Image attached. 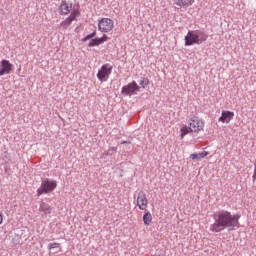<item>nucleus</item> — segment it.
<instances>
[{
  "instance_id": "7",
  "label": "nucleus",
  "mask_w": 256,
  "mask_h": 256,
  "mask_svg": "<svg viewBox=\"0 0 256 256\" xmlns=\"http://www.w3.org/2000/svg\"><path fill=\"white\" fill-rule=\"evenodd\" d=\"M113 27H115V23L111 18H102L98 22V31L101 33H110V31H113Z\"/></svg>"
},
{
  "instance_id": "4",
  "label": "nucleus",
  "mask_w": 256,
  "mask_h": 256,
  "mask_svg": "<svg viewBox=\"0 0 256 256\" xmlns=\"http://www.w3.org/2000/svg\"><path fill=\"white\" fill-rule=\"evenodd\" d=\"M141 91V86L136 81H132L121 88V95L124 97H133Z\"/></svg>"
},
{
  "instance_id": "13",
  "label": "nucleus",
  "mask_w": 256,
  "mask_h": 256,
  "mask_svg": "<svg viewBox=\"0 0 256 256\" xmlns=\"http://www.w3.org/2000/svg\"><path fill=\"white\" fill-rule=\"evenodd\" d=\"M39 211L41 213H44V215H49L51 213V206L45 202L40 204Z\"/></svg>"
},
{
  "instance_id": "3",
  "label": "nucleus",
  "mask_w": 256,
  "mask_h": 256,
  "mask_svg": "<svg viewBox=\"0 0 256 256\" xmlns=\"http://www.w3.org/2000/svg\"><path fill=\"white\" fill-rule=\"evenodd\" d=\"M57 189V181L45 179L41 182L40 187L36 191L37 197H41V195H47L48 193H53L54 190Z\"/></svg>"
},
{
  "instance_id": "27",
  "label": "nucleus",
  "mask_w": 256,
  "mask_h": 256,
  "mask_svg": "<svg viewBox=\"0 0 256 256\" xmlns=\"http://www.w3.org/2000/svg\"><path fill=\"white\" fill-rule=\"evenodd\" d=\"M252 181H253V183H255V181H256V164H255V167H254V173L252 175Z\"/></svg>"
},
{
  "instance_id": "5",
  "label": "nucleus",
  "mask_w": 256,
  "mask_h": 256,
  "mask_svg": "<svg viewBox=\"0 0 256 256\" xmlns=\"http://www.w3.org/2000/svg\"><path fill=\"white\" fill-rule=\"evenodd\" d=\"M113 72V66L111 64H104L98 70L96 75L97 79L101 81V83H105L109 79V76Z\"/></svg>"
},
{
  "instance_id": "23",
  "label": "nucleus",
  "mask_w": 256,
  "mask_h": 256,
  "mask_svg": "<svg viewBox=\"0 0 256 256\" xmlns=\"http://www.w3.org/2000/svg\"><path fill=\"white\" fill-rule=\"evenodd\" d=\"M109 39V37H107V34H103L102 37L98 38V40L100 41V45H103V43H105V41H107Z\"/></svg>"
},
{
  "instance_id": "24",
  "label": "nucleus",
  "mask_w": 256,
  "mask_h": 256,
  "mask_svg": "<svg viewBox=\"0 0 256 256\" xmlns=\"http://www.w3.org/2000/svg\"><path fill=\"white\" fill-rule=\"evenodd\" d=\"M114 151H115V147H111V148L108 149V151H106L104 153V155H106V157H109V156L113 155Z\"/></svg>"
},
{
  "instance_id": "11",
  "label": "nucleus",
  "mask_w": 256,
  "mask_h": 256,
  "mask_svg": "<svg viewBox=\"0 0 256 256\" xmlns=\"http://www.w3.org/2000/svg\"><path fill=\"white\" fill-rule=\"evenodd\" d=\"M234 117H235L234 112L224 110V111H222L221 117L219 118L218 121H220V123H230Z\"/></svg>"
},
{
  "instance_id": "2",
  "label": "nucleus",
  "mask_w": 256,
  "mask_h": 256,
  "mask_svg": "<svg viewBox=\"0 0 256 256\" xmlns=\"http://www.w3.org/2000/svg\"><path fill=\"white\" fill-rule=\"evenodd\" d=\"M207 37L205 30H189L184 38L185 46L191 47V45H201V43L207 41Z\"/></svg>"
},
{
  "instance_id": "17",
  "label": "nucleus",
  "mask_w": 256,
  "mask_h": 256,
  "mask_svg": "<svg viewBox=\"0 0 256 256\" xmlns=\"http://www.w3.org/2000/svg\"><path fill=\"white\" fill-rule=\"evenodd\" d=\"M72 23L73 20L67 17L64 21L61 22V27H63V29H67V27H70Z\"/></svg>"
},
{
  "instance_id": "16",
  "label": "nucleus",
  "mask_w": 256,
  "mask_h": 256,
  "mask_svg": "<svg viewBox=\"0 0 256 256\" xmlns=\"http://www.w3.org/2000/svg\"><path fill=\"white\" fill-rule=\"evenodd\" d=\"M1 159L4 161V163H11V156L9 155V152L5 151L1 154Z\"/></svg>"
},
{
  "instance_id": "21",
  "label": "nucleus",
  "mask_w": 256,
  "mask_h": 256,
  "mask_svg": "<svg viewBox=\"0 0 256 256\" xmlns=\"http://www.w3.org/2000/svg\"><path fill=\"white\" fill-rule=\"evenodd\" d=\"M176 5H178V7H189V2H187V0H178Z\"/></svg>"
},
{
  "instance_id": "12",
  "label": "nucleus",
  "mask_w": 256,
  "mask_h": 256,
  "mask_svg": "<svg viewBox=\"0 0 256 256\" xmlns=\"http://www.w3.org/2000/svg\"><path fill=\"white\" fill-rule=\"evenodd\" d=\"M189 133H193V130L191 129V126L184 125L181 129H180V137L181 139H183L186 135H189Z\"/></svg>"
},
{
  "instance_id": "28",
  "label": "nucleus",
  "mask_w": 256,
  "mask_h": 256,
  "mask_svg": "<svg viewBox=\"0 0 256 256\" xmlns=\"http://www.w3.org/2000/svg\"><path fill=\"white\" fill-rule=\"evenodd\" d=\"M129 144H131L130 141H122V145H129Z\"/></svg>"
},
{
  "instance_id": "29",
  "label": "nucleus",
  "mask_w": 256,
  "mask_h": 256,
  "mask_svg": "<svg viewBox=\"0 0 256 256\" xmlns=\"http://www.w3.org/2000/svg\"><path fill=\"white\" fill-rule=\"evenodd\" d=\"M187 3H189L188 4V7H189V5H191L192 3H195V0H187Z\"/></svg>"
},
{
  "instance_id": "15",
  "label": "nucleus",
  "mask_w": 256,
  "mask_h": 256,
  "mask_svg": "<svg viewBox=\"0 0 256 256\" xmlns=\"http://www.w3.org/2000/svg\"><path fill=\"white\" fill-rule=\"evenodd\" d=\"M97 36V30H94L92 33L86 35L84 38H82V43H86V41L94 39L93 37Z\"/></svg>"
},
{
  "instance_id": "9",
  "label": "nucleus",
  "mask_w": 256,
  "mask_h": 256,
  "mask_svg": "<svg viewBox=\"0 0 256 256\" xmlns=\"http://www.w3.org/2000/svg\"><path fill=\"white\" fill-rule=\"evenodd\" d=\"M72 9H73V3L68 4L67 0H62L58 7V13L59 15H69Z\"/></svg>"
},
{
  "instance_id": "30",
  "label": "nucleus",
  "mask_w": 256,
  "mask_h": 256,
  "mask_svg": "<svg viewBox=\"0 0 256 256\" xmlns=\"http://www.w3.org/2000/svg\"><path fill=\"white\" fill-rule=\"evenodd\" d=\"M1 223H3V215L2 214H0V225H1Z\"/></svg>"
},
{
  "instance_id": "8",
  "label": "nucleus",
  "mask_w": 256,
  "mask_h": 256,
  "mask_svg": "<svg viewBox=\"0 0 256 256\" xmlns=\"http://www.w3.org/2000/svg\"><path fill=\"white\" fill-rule=\"evenodd\" d=\"M147 205H149V200H147V195L144 191H140L137 197V206L141 211L147 210Z\"/></svg>"
},
{
  "instance_id": "22",
  "label": "nucleus",
  "mask_w": 256,
  "mask_h": 256,
  "mask_svg": "<svg viewBox=\"0 0 256 256\" xmlns=\"http://www.w3.org/2000/svg\"><path fill=\"white\" fill-rule=\"evenodd\" d=\"M59 247H61V244L57 242L48 244L49 251H51V249H59Z\"/></svg>"
},
{
  "instance_id": "6",
  "label": "nucleus",
  "mask_w": 256,
  "mask_h": 256,
  "mask_svg": "<svg viewBox=\"0 0 256 256\" xmlns=\"http://www.w3.org/2000/svg\"><path fill=\"white\" fill-rule=\"evenodd\" d=\"M188 125L192 129L193 133H199L205 129V121L197 116L190 118Z\"/></svg>"
},
{
  "instance_id": "18",
  "label": "nucleus",
  "mask_w": 256,
  "mask_h": 256,
  "mask_svg": "<svg viewBox=\"0 0 256 256\" xmlns=\"http://www.w3.org/2000/svg\"><path fill=\"white\" fill-rule=\"evenodd\" d=\"M99 45H101L99 38H92L88 44V47H99Z\"/></svg>"
},
{
  "instance_id": "10",
  "label": "nucleus",
  "mask_w": 256,
  "mask_h": 256,
  "mask_svg": "<svg viewBox=\"0 0 256 256\" xmlns=\"http://www.w3.org/2000/svg\"><path fill=\"white\" fill-rule=\"evenodd\" d=\"M13 71V64L9 60H2L0 64V77L3 75H9Z\"/></svg>"
},
{
  "instance_id": "14",
  "label": "nucleus",
  "mask_w": 256,
  "mask_h": 256,
  "mask_svg": "<svg viewBox=\"0 0 256 256\" xmlns=\"http://www.w3.org/2000/svg\"><path fill=\"white\" fill-rule=\"evenodd\" d=\"M151 221H153V216L151 215V212H146L144 215H143V223L144 225H151Z\"/></svg>"
},
{
  "instance_id": "26",
  "label": "nucleus",
  "mask_w": 256,
  "mask_h": 256,
  "mask_svg": "<svg viewBox=\"0 0 256 256\" xmlns=\"http://www.w3.org/2000/svg\"><path fill=\"white\" fill-rule=\"evenodd\" d=\"M190 159L195 160V159H201V158L199 157V154H191Z\"/></svg>"
},
{
  "instance_id": "20",
  "label": "nucleus",
  "mask_w": 256,
  "mask_h": 256,
  "mask_svg": "<svg viewBox=\"0 0 256 256\" xmlns=\"http://www.w3.org/2000/svg\"><path fill=\"white\" fill-rule=\"evenodd\" d=\"M140 87H142V89H145V87H147V85H149V78H142L141 81L139 82Z\"/></svg>"
},
{
  "instance_id": "25",
  "label": "nucleus",
  "mask_w": 256,
  "mask_h": 256,
  "mask_svg": "<svg viewBox=\"0 0 256 256\" xmlns=\"http://www.w3.org/2000/svg\"><path fill=\"white\" fill-rule=\"evenodd\" d=\"M207 155H209V152L207 151H202L198 153V156L200 157V159H204V157H207Z\"/></svg>"
},
{
  "instance_id": "1",
  "label": "nucleus",
  "mask_w": 256,
  "mask_h": 256,
  "mask_svg": "<svg viewBox=\"0 0 256 256\" xmlns=\"http://www.w3.org/2000/svg\"><path fill=\"white\" fill-rule=\"evenodd\" d=\"M214 223L210 224L209 231L211 233H221L227 229L228 231H236L241 227L239 219L241 215L232 214L228 210H220L216 212L213 216Z\"/></svg>"
},
{
  "instance_id": "19",
  "label": "nucleus",
  "mask_w": 256,
  "mask_h": 256,
  "mask_svg": "<svg viewBox=\"0 0 256 256\" xmlns=\"http://www.w3.org/2000/svg\"><path fill=\"white\" fill-rule=\"evenodd\" d=\"M79 13V10H73L68 16V18H70L72 21H75L77 19V16H79Z\"/></svg>"
}]
</instances>
